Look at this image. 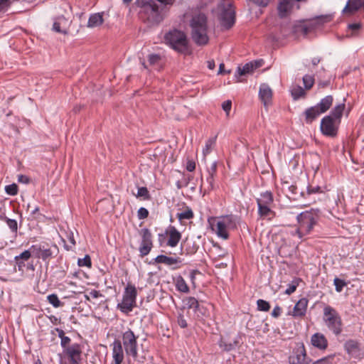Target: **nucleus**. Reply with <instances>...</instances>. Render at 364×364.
Returning a JSON list of instances; mask_svg holds the SVG:
<instances>
[{"mask_svg": "<svg viewBox=\"0 0 364 364\" xmlns=\"http://www.w3.org/2000/svg\"><path fill=\"white\" fill-rule=\"evenodd\" d=\"M309 301L306 298L300 299L295 304L291 315L294 317H302L305 316Z\"/></svg>", "mask_w": 364, "mask_h": 364, "instance_id": "19", "label": "nucleus"}, {"mask_svg": "<svg viewBox=\"0 0 364 364\" xmlns=\"http://www.w3.org/2000/svg\"><path fill=\"white\" fill-rule=\"evenodd\" d=\"M311 29V27L307 23H301L297 26L296 31L301 32L304 35H307Z\"/></svg>", "mask_w": 364, "mask_h": 364, "instance_id": "51", "label": "nucleus"}, {"mask_svg": "<svg viewBox=\"0 0 364 364\" xmlns=\"http://www.w3.org/2000/svg\"><path fill=\"white\" fill-rule=\"evenodd\" d=\"M136 296L137 291L135 286L128 283L124 289L122 301L117 304V308L122 313L127 314L136 306Z\"/></svg>", "mask_w": 364, "mask_h": 364, "instance_id": "7", "label": "nucleus"}, {"mask_svg": "<svg viewBox=\"0 0 364 364\" xmlns=\"http://www.w3.org/2000/svg\"><path fill=\"white\" fill-rule=\"evenodd\" d=\"M235 23V11L232 7V5L229 3V28L232 27Z\"/></svg>", "mask_w": 364, "mask_h": 364, "instance_id": "49", "label": "nucleus"}, {"mask_svg": "<svg viewBox=\"0 0 364 364\" xmlns=\"http://www.w3.org/2000/svg\"><path fill=\"white\" fill-rule=\"evenodd\" d=\"M333 284L335 285L336 291L338 292H341L346 284L343 280L337 277L334 279Z\"/></svg>", "mask_w": 364, "mask_h": 364, "instance_id": "46", "label": "nucleus"}, {"mask_svg": "<svg viewBox=\"0 0 364 364\" xmlns=\"http://www.w3.org/2000/svg\"><path fill=\"white\" fill-rule=\"evenodd\" d=\"M247 1L257 5L258 6L266 7L272 0H247Z\"/></svg>", "mask_w": 364, "mask_h": 364, "instance_id": "55", "label": "nucleus"}, {"mask_svg": "<svg viewBox=\"0 0 364 364\" xmlns=\"http://www.w3.org/2000/svg\"><path fill=\"white\" fill-rule=\"evenodd\" d=\"M48 301L55 308L63 306V303L60 301L58 296L55 294H51L47 296Z\"/></svg>", "mask_w": 364, "mask_h": 364, "instance_id": "34", "label": "nucleus"}, {"mask_svg": "<svg viewBox=\"0 0 364 364\" xmlns=\"http://www.w3.org/2000/svg\"><path fill=\"white\" fill-rule=\"evenodd\" d=\"M344 348L347 353L353 358H357L360 355V343L355 340H348L344 343Z\"/></svg>", "mask_w": 364, "mask_h": 364, "instance_id": "21", "label": "nucleus"}, {"mask_svg": "<svg viewBox=\"0 0 364 364\" xmlns=\"http://www.w3.org/2000/svg\"><path fill=\"white\" fill-rule=\"evenodd\" d=\"M257 204L269 205L273 202V197L271 192L266 191L261 194L260 198L257 200Z\"/></svg>", "mask_w": 364, "mask_h": 364, "instance_id": "32", "label": "nucleus"}, {"mask_svg": "<svg viewBox=\"0 0 364 364\" xmlns=\"http://www.w3.org/2000/svg\"><path fill=\"white\" fill-rule=\"evenodd\" d=\"M112 356L114 364H122L124 356L121 340L115 339L112 343Z\"/></svg>", "mask_w": 364, "mask_h": 364, "instance_id": "17", "label": "nucleus"}, {"mask_svg": "<svg viewBox=\"0 0 364 364\" xmlns=\"http://www.w3.org/2000/svg\"><path fill=\"white\" fill-rule=\"evenodd\" d=\"M344 109H345V104L344 103L339 104V105H336L332 109V111L331 112V113L328 116L333 117V119H335L336 120H339V122H341V118L342 117L343 112Z\"/></svg>", "mask_w": 364, "mask_h": 364, "instance_id": "31", "label": "nucleus"}, {"mask_svg": "<svg viewBox=\"0 0 364 364\" xmlns=\"http://www.w3.org/2000/svg\"><path fill=\"white\" fill-rule=\"evenodd\" d=\"M181 250L186 255H193L198 251V245L193 240L186 237L181 243Z\"/></svg>", "mask_w": 364, "mask_h": 364, "instance_id": "20", "label": "nucleus"}, {"mask_svg": "<svg viewBox=\"0 0 364 364\" xmlns=\"http://www.w3.org/2000/svg\"><path fill=\"white\" fill-rule=\"evenodd\" d=\"M206 181H207V183H208V190H209V191L212 190L213 188V182H214L213 175L209 174Z\"/></svg>", "mask_w": 364, "mask_h": 364, "instance_id": "59", "label": "nucleus"}, {"mask_svg": "<svg viewBox=\"0 0 364 364\" xmlns=\"http://www.w3.org/2000/svg\"><path fill=\"white\" fill-rule=\"evenodd\" d=\"M36 258L42 259L44 262L48 263L49 261L55 258L59 254V248L55 243L41 242L33 245L29 248Z\"/></svg>", "mask_w": 364, "mask_h": 364, "instance_id": "5", "label": "nucleus"}, {"mask_svg": "<svg viewBox=\"0 0 364 364\" xmlns=\"http://www.w3.org/2000/svg\"><path fill=\"white\" fill-rule=\"evenodd\" d=\"M362 8H364V0H348L343 13L353 14Z\"/></svg>", "mask_w": 364, "mask_h": 364, "instance_id": "24", "label": "nucleus"}, {"mask_svg": "<svg viewBox=\"0 0 364 364\" xmlns=\"http://www.w3.org/2000/svg\"><path fill=\"white\" fill-rule=\"evenodd\" d=\"M340 122L333 119V117L326 116L321 122V132L328 136H335L337 134Z\"/></svg>", "mask_w": 364, "mask_h": 364, "instance_id": "9", "label": "nucleus"}, {"mask_svg": "<svg viewBox=\"0 0 364 364\" xmlns=\"http://www.w3.org/2000/svg\"><path fill=\"white\" fill-rule=\"evenodd\" d=\"M103 14V12L91 14L88 19L87 27L95 28L101 26L104 22Z\"/></svg>", "mask_w": 364, "mask_h": 364, "instance_id": "27", "label": "nucleus"}, {"mask_svg": "<svg viewBox=\"0 0 364 364\" xmlns=\"http://www.w3.org/2000/svg\"><path fill=\"white\" fill-rule=\"evenodd\" d=\"M215 138L216 137H213V138H210L205 143V149H203V154L204 155H206L210 153L211 149H212V146L215 143Z\"/></svg>", "mask_w": 364, "mask_h": 364, "instance_id": "47", "label": "nucleus"}, {"mask_svg": "<svg viewBox=\"0 0 364 364\" xmlns=\"http://www.w3.org/2000/svg\"><path fill=\"white\" fill-rule=\"evenodd\" d=\"M31 251L30 250H24L20 255L16 256L14 257L15 262V268L18 269L19 272H24V268L26 267V262H28L31 257Z\"/></svg>", "mask_w": 364, "mask_h": 364, "instance_id": "18", "label": "nucleus"}, {"mask_svg": "<svg viewBox=\"0 0 364 364\" xmlns=\"http://www.w3.org/2000/svg\"><path fill=\"white\" fill-rule=\"evenodd\" d=\"M135 5L140 9L139 18L149 27L158 26L168 14L160 9L155 0H136Z\"/></svg>", "mask_w": 364, "mask_h": 364, "instance_id": "1", "label": "nucleus"}, {"mask_svg": "<svg viewBox=\"0 0 364 364\" xmlns=\"http://www.w3.org/2000/svg\"><path fill=\"white\" fill-rule=\"evenodd\" d=\"M259 97L264 107H267L271 102L272 91L267 84H262L259 87Z\"/></svg>", "mask_w": 364, "mask_h": 364, "instance_id": "22", "label": "nucleus"}, {"mask_svg": "<svg viewBox=\"0 0 364 364\" xmlns=\"http://www.w3.org/2000/svg\"><path fill=\"white\" fill-rule=\"evenodd\" d=\"M323 321L327 328L335 336H339L343 331V322L339 313L332 306L323 308Z\"/></svg>", "mask_w": 364, "mask_h": 364, "instance_id": "6", "label": "nucleus"}, {"mask_svg": "<svg viewBox=\"0 0 364 364\" xmlns=\"http://www.w3.org/2000/svg\"><path fill=\"white\" fill-rule=\"evenodd\" d=\"M348 28L352 31L351 35H354L360 30L361 24L360 23H350L348 24Z\"/></svg>", "mask_w": 364, "mask_h": 364, "instance_id": "54", "label": "nucleus"}, {"mask_svg": "<svg viewBox=\"0 0 364 364\" xmlns=\"http://www.w3.org/2000/svg\"><path fill=\"white\" fill-rule=\"evenodd\" d=\"M181 262L180 257H171L164 255H159L154 259V262H151L150 264H165L171 266L174 264L180 263Z\"/></svg>", "mask_w": 364, "mask_h": 364, "instance_id": "25", "label": "nucleus"}, {"mask_svg": "<svg viewBox=\"0 0 364 364\" xmlns=\"http://www.w3.org/2000/svg\"><path fill=\"white\" fill-rule=\"evenodd\" d=\"M164 42L178 53L186 54L189 50L188 39L185 32L174 28L165 33Z\"/></svg>", "mask_w": 364, "mask_h": 364, "instance_id": "4", "label": "nucleus"}, {"mask_svg": "<svg viewBox=\"0 0 364 364\" xmlns=\"http://www.w3.org/2000/svg\"><path fill=\"white\" fill-rule=\"evenodd\" d=\"M282 314V309L279 306H274L272 311V316L274 318L279 317Z\"/></svg>", "mask_w": 364, "mask_h": 364, "instance_id": "58", "label": "nucleus"}, {"mask_svg": "<svg viewBox=\"0 0 364 364\" xmlns=\"http://www.w3.org/2000/svg\"><path fill=\"white\" fill-rule=\"evenodd\" d=\"M213 12L220 21L221 26L228 29V2L227 0H220Z\"/></svg>", "mask_w": 364, "mask_h": 364, "instance_id": "12", "label": "nucleus"}, {"mask_svg": "<svg viewBox=\"0 0 364 364\" xmlns=\"http://www.w3.org/2000/svg\"><path fill=\"white\" fill-rule=\"evenodd\" d=\"M18 181L27 184L30 182V178L27 176L21 174L18 177Z\"/></svg>", "mask_w": 364, "mask_h": 364, "instance_id": "60", "label": "nucleus"}, {"mask_svg": "<svg viewBox=\"0 0 364 364\" xmlns=\"http://www.w3.org/2000/svg\"><path fill=\"white\" fill-rule=\"evenodd\" d=\"M255 70V68L252 67V64L251 62L246 63L242 68L240 67L237 69V73L239 75H243L245 74L251 73Z\"/></svg>", "mask_w": 364, "mask_h": 364, "instance_id": "35", "label": "nucleus"}, {"mask_svg": "<svg viewBox=\"0 0 364 364\" xmlns=\"http://www.w3.org/2000/svg\"><path fill=\"white\" fill-rule=\"evenodd\" d=\"M208 222L212 230L215 231L219 237L228 239L227 226L223 221L217 217H211L208 218Z\"/></svg>", "mask_w": 364, "mask_h": 364, "instance_id": "13", "label": "nucleus"}, {"mask_svg": "<svg viewBox=\"0 0 364 364\" xmlns=\"http://www.w3.org/2000/svg\"><path fill=\"white\" fill-rule=\"evenodd\" d=\"M303 82L306 90H309L312 87L314 83V78L313 76L309 75H305L303 77Z\"/></svg>", "mask_w": 364, "mask_h": 364, "instance_id": "36", "label": "nucleus"}, {"mask_svg": "<svg viewBox=\"0 0 364 364\" xmlns=\"http://www.w3.org/2000/svg\"><path fill=\"white\" fill-rule=\"evenodd\" d=\"M176 217L181 222H182L183 220L193 219L194 217V213L192 209L187 206L185 211L177 213Z\"/></svg>", "mask_w": 364, "mask_h": 364, "instance_id": "33", "label": "nucleus"}, {"mask_svg": "<svg viewBox=\"0 0 364 364\" xmlns=\"http://www.w3.org/2000/svg\"><path fill=\"white\" fill-rule=\"evenodd\" d=\"M6 223L13 233L17 232L18 223L16 220L8 218V220H6Z\"/></svg>", "mask_w": 364, "mask_h": 364, "instance_id": "44", "label": "nucleus"}, {"mask_svg": "<svg viewBox=\"0 0 364 364\" xmlns=\"http://www.w3.org/2000/svg\"><path fill=\"white\" fill-rule=\"evenodd\" d=\"M333 101V97L331 95H328L323 98L316 106L321 111L320 112L324 113L331 107Z\"/></svg>", "mask_w": 364, "mask_h": 364, "instance_id": "28", "label": "nucleus"}, {"mask_svg": "<svg viewBox=\"0 0 364 364\" xmlns=\"http://www.w3.org/2000/svg\"><path fill=\"white\" fill-rule=\"evenodd\" d=\"M71 23L72 20L70 17H66L64 15L56 16L53 18L52 31L63 35H68Z\"/></svg>", "mask_w": 364, "mask_h": 364, "instance_id": "11", "label": "nucleus"}, {"mask_svg": "<svg viewBox=\"0 0 364 364\" xmlns=\"http://www.w3.org/2000/svg\"><path fill=\"white\" fill-rule=\"evenodd\" d=\"M177 323L179 325V326L182 328L188 327V323L183 315V310H181V312L178 313V315L177 316Z\"/></svg>", "mask_w": 364, "mask_h": 364, "instance_id": "41", "label": "nucleus"}, {"mask_svg": "<svg viewBox=\"0 0 364 364\" xmlns=\"http://www.w3.org/2000/svg\"><path fill=\"white\" fill-rule=\"evenodd\" d=\"M297 286H298V282L296 281H293L291 284H289L288 285V287L285 290V294H287L288 295L291 294L292 293H294L296 291Z\"/></svg>", "mask_w": 364, "mask_h": 364, "instance_id": "53", "label": "nucleus"}, {"mask_svg": "<svg viewBox=\"0 0 364 364\" xmlns=\"http://www.w3.org/2000/svg\"><path fill=\"white\" fill-rule=\"evenodd\" d=\"M315 105L306 109L304 113L305 116V121L307 124H311L314 121L319 115L323 114Z\"/></svg>", "mask_w": 364, "mask_h": 364, "instance_id": "26", "label": "nucleus"}, {"mask_svg": "<svg viewBox=\"0 0 364 364\" xmlns=\"http://www.w3.org/2000/svg\"><path fill=\"white\" fill-rule=\"evenodd\" d=\"M251 63L252 64V67L255 68V70H256L257 68H259L263 65L264 61L263 60H258L252 61Z\"/></svg>", "mask_w": 364, "mask_h": 364, "instance_id": "62", "label": "nucleus"}, {"mask_svg": "<svg viewBox=\"0 0 364 364\" xmlns=\"http://www.w3.org/2000/svg\"><path fill=\"white\" fill-rule=\"evenodd\" d=\"M63 353L66 355L70 360V364H79L81 360V346L78 343H73L69 348L63 350Z\"/></svg>", "mask_w": 364, "mask_h": 364, "instance_id": "14", "label": "nucleus"}, {"mask_svg": "<svg viewBox=\"0 0 364 364\" xmlns=\"http://www.w3.org/2000/svg\"><path fill=\"white\" fill-rule=\"evenodd\" d=\"M5 191L8 195L16 196L18 193V188L16 183H12L5 186Z\"/></svg>", "mask_w": 364, "mask_h": 364, "instance_id": "38", "label": "nucleus"}, {"mask_svg": "<svg viewBox=\"0 0 364 364\" xmlns=\"http://www.w3.org/2000/svg\"><path fill=\"white\" fill-rule=\"evenodd\" d=\"M137 216L139 220H143V219L148 218V216H149L148 210L143 207L140 208L138 210Z\"/></svg>", "mask_w": 364, "mask_h": 364, "instance_id": "52", "label": "nucleus"}, {"mask_svg": "<svg viewBox=\"0 0 364 364\" xmlns=\"http://www.w3.org/2000/svg\"><path fill=\"white\" fill-rule=\"evenodd\" d=\"M208 310L203 305L200 306L198 309L197 313L196 314V319L202 320L207 315Z\"/></svg>", "mask_w": 364, "mask_h": 364, "instance_id": "50", "label": "nucleus"}, {"mask_svg": "<svg viewBox=\"0 0 364 364\" xmlns=\"http://www.w3.org/2000/svg\"><path fill=\"white\" fill-rule=\"evenodd\" d=\"M320 218L318 209H311L310 210L301 213L296 216L299 224L298 228L294 231L293 235H296L301 240L309 235L314 227L317 224Z\"/></svg>", "mask_w": 364, "mask_h": 364, "instance_id": "3", "label": "nucleus"}, {"mask_svg": "<svg viewBox=\"0 0 364 364\" xmlns=\"http://www.w3.org/2000/svg\"><path fill=\"white\" fill-rule=\"evenodd\" d=\"M136 197H143L144 200L151 199V196L146 187L139 188Z\"/></svg>", "mask_w": 364, "mask_h": 364, "instance_id": "39", "label": "nucleus"}, {"mask_svg": "<svg viewBox=\"0 0 364 364\" xmlns=\"http://www.w3.org/2000/svg\"><path fill=\"white\" fill-rule=\"evenodd\" d=\"M198 302V301L193 296H188L183 299V303L188 309H191L193 307H196L195 306Z\"/></svg>", "mask_w": 364, "mask_h": 364, "instance_id": "42", "label": "nucleus"}, {"mask_svg": "<svg viewBox=\"0 0 364 364\" xmlns=\"http://www.w3.org/2000/svg\"><path fill=\"white\" fill-rule=\"evenodd\" d=\"M70 341H71V339L68 336H65V337L62 338L61 341H60V345H61L62 348H63V350H65L66 348H68L70 346H69L70 343Z\"/></svg>", "mask_w": 364, "mask_h": 364, "instance_id": "56", "label": "nucleus"}, {"mask_svg": "<svg viewBox=\"0 0 364 364\" xmlns=\"http://www.w3.org/2000/svg\"><path fill=\"white\" fill-rule=\"evenodd\" d=\"M319 191H320V187L319 186H316V187H314V188L308 187L307 194L310 195L311 193H318V192H319Z\"/></svg>", "mask_w": 364, "mask_h": 364, "instance_id": "64", "label": "nucleus"}, {"mask_svg": "<svg viewBox=\"0 0 364 364\" xmlns=\"http://www.w3.org/2000/svg\"><path fill=\"white\" fill-rule=\"evenodd\" d=\"M290 364H309L310 359L306 355L304 346L297 348L289 358Z\"/></svg>", "mask_w": 364, "mask_h": 364, "instance_id": "15", "label": "nucleus"}, {"mask_svg": "<svg viewBox=\"0 0 364 364\" xmlns=\"http://www.w3.org/2000/svg\"><path fill=\"white\" fill-rule=\"evenodd\" d=\"M311 344L320 349L325 350L328 347V341L325 336L321 333H316L311 338Z\"/></svg>", "mask_w": 364, "mask_h": 364, "instance_id": "23", "label": "nucleus"}, {"mask_svg": "<svg viewBox=\"0 0 364 364\" xmlns=\"http://www.w3.org/2000/svg\"><path fill=\"white\" fill-rule=\"evenodd\" d=\"M176 289L183 293H188L190 289L182 276L178 275L176 279Z\"/></svg>", "mask_w": 364, "mask_h": 364, "instance_id": "29", "label": "nucleus"}, {"mask_svg": "<svg viewBox=\"0 0 364 364\" xmlns=\"http://www.w3.org/2000/svg\"><path fill=\"white\" fill-rule=\"evenodd\" d=\"M333 355H328L317 360L312 364H333Z\"/></svg>", "mask_w": 364, "mask_h": 364, "instance_id": "48", "label": "nucleus"}, {"mask_svg": "<svg viewBox=\"0 0 364 364\" xmlns=\"http://www.w3.org/2000/svg\"><path fill=\"white\" fill-rule=\"evenodd\" d=\"M77 264L80 267H90L92 266L91 258L88 255H86L84 258L78 259Z\"/></svg>", "mask_w": 364, "mask_h": 364, "instance_id": "43", "label": "nucleus"}, {"mask_svg": "<svg viewBox=\"0 0 364 364\" xmlns=\"http://www.w3.org/2000/svg\"><path fill=\"white\" fill-rule=\"evenodd\" d=\"M257 205H258V212L261 216L266 217V216L269 215V214L271 213L269 205H262V204H257Z\"/></svg>", "mask_w": 364, "mask_h": 364, "instance_id": "40", "label": "nucleus"}, {"mask_svg": "<svg viewBox=\"0 0 364 364\" xmlns=\"http://www.w3.org/2000/svg\"><path fill=\"white\" fill-rule=\"evenodd\" d=\"M165 235H168L166 245L174 247L177 246L181 239V233L174 227L170 225L165 231Z\"/></svg>", "mask_w": 364, "mask_h": 364, "instance_id": "16", "label": "nucleus"}, {"mask_svg": "<svg viewBox=\"0 0 364 364\" xmlns=\"http://www.w3.org/2000/svg\"><path fill=\"white\" fill-rule=\"evenodd\" d=\"M196 169V163L193 160H188L186 164V170L192 172Z\"/></svg>", "mask_w": 364, "mask_h": 364, "instance_id": "57", "label": "nucleus"}, {"mask_svg": "<svg viewBox=\"0 0 364 364\" xmlns=\"http://www.w3.org/2000/svg\"><path fill=\"white\" fill-rule=\"evenodd\" d=\"M257 309L262 311H268L270 309L269 302L263 299H258L257 301Z\"/></svg>", "mask_w": 364, "mask_h": 364, "instance_id": "37", "label": "nucleus"}, {"mask_svg": "<svg viewBox=\"0 0 364 364\" xmlns=\"http://www.w3.org/2000/svg\"><path fill=\"white\" fill-rule=\"evenodd\" d=\"M161 59V58L159 54H150L148 56V61L150 65H155L158 64Z\"/></svg>", "mask_w": 364, "mask_h": 364, "instance_id": "45", "label": "nucleus"}, {"mask_svg": "<svg viewBox=\"0 0 364 364\" xmlns=\"http://www.w3.org/2000/svg\"><path fill=\"white\" fill-rule=\"evenodd\" d=\"M90 296H92V298H98V297L102 296V294L100 293V291L92 289L90 292Z\"/></svg>", "mask_w": 364, "mask_h": 364, "instance_id": "63", "label": "nucleus"}, {"mask_svg": "<svg viewBox=\"0 0 364 364\" xmlns=\"http://www.w3.org/2000/svg\"><path fill=\"white\" fill-rule=\"evenodd\" d=\"M137 338L138 336L130 328H128L122 333L121 341L126 354L128 356H132L134 360L138 357Z\"/></svg>", "mask_w": 364, "mask_h": 364, "instance_id": "8", "label": "nucleus"}, {"mask_svg": "<svg viewBox=\"0 0 364 364\" xmlns=\"http://www.w3.org/2000/svg\"><path fill=\"white\" fill-rule=\"evenodd\" d=\"M190 27L191 28V38L193 42L198 46H205L209 42L208 36V18L203 13L192 16L190 20Z\"/></svg>", "mask_w": 364, "mask_h": 364, "instance_id": "2", "label": "nucleus"}, {"mask_svg": "<svg viewBox=\"0 0 364 364\" xmlns=\"http://www.w3.org/2000/svg\"><path fill=\"white\" fill-rule=\"evenodd\" d=\"M139 235L141 237V241L139 251L140 257H144L149 254L153 247L152 234L148 228H145L139 230Z\"/></svg>", "mask_w": 364, "mask_h": 364, "instance_id": "10", "label": "nucleus"}, {"mask_svg": "<svg viewBox=\"0 0 364 364\" xmlns=\"http://www.w3.org/2000/svg\"><path fill=\"white\" fill-rule=\"evenodd\" d=\"M290 91L291 95L294 100H297L306 95V92L300 85H292Z\"/></svg>", "mask_w": 364, "mask_h": 364, "instance_id": "30", "label": "nucleus"}, {"mask_svg": "<svg viewBox=\"0 0 364 364\" xmlns=\"http://www.w3.org/2000/svg\"><path fill=\"white\" fill-rule=\"evenodd\" d=\"M9 0H0V11L4 10L6 8L9 6Z\"/></svg>", "mask_w": 364, "mask_h": 364, "instance_id": "61", "label": "nucleus"}]
</instances>
